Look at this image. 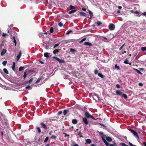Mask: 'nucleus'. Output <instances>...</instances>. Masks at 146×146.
Segmentation results:
<instances>
[{
	"instance_id": "nucleus-1",
	"label": "nucleus",
	"mask_w": 146,
	"mask_h": 146,
	"mask_svg": "<svg viewBox=\"0 0 146 146\" xmlns=\"http://www.w3.org/2000/svg\"><path fill=\"white\" fill-rule=\"evenodd\" d=\"M84 116L86 118L89 119L91 118L94 120H96V119L90 114L88 111H86L85 113Z\"/></svg>"
},
{
	"instance_id": "nucleus-2",
	"label": "nucleus",
	"mask_w": 146,
	"mask_h": 146,
	"mask_svg": "<svg viewBox=\"0 0 146 146\" xmlns=\"http://www.w3.org/2000/svg\"><path fill=\"white\" fill-rule=\"evenodd\" d=\"M53 58L54 59H55L57 61H58L59 63H64L65 62L64 60H61L57 57L53 56Z\"/></svg>"
},
{
	"instance_id": "nucleus-3",
	"label": "nucleus",
	"mask_w": 146,
	"mask_h": 146,
	"mask_svg": "<svg viewBox=\"0 0 146 146\" xmlns=\"http://www.w3.org/2000/svg\"><path fill=\"white\" fill-rule=\"evenodd\" d=\"M109 28L110 31L113 30L115 28V26L114 24L110 23L109 26Z\"/></svg>"
},
{
	"instance_id": "nucleus-4",
	"label": "nucleus",
	"mask_w": 146,
	"mask_h": 146,
	"mask_svg": "<svg viewBox=\"0 0 146 146\" xmlns=\"http://www.w3.org/2000/svg\"><path fill=\"white\" fill-rule=\"evenodd\" d=\"M129 130L133 134L134 136H136L137 138H139L138 134L136 132L133 130L132 129H130Z\"/></svg>"
},
{
	"instance_id": "nucleus-5",
	"label": "nucleus",
	"mask_w": 146,
	"mask_h": 146,
	"mask_svg": "<svg viewBox=\"0 0 146 146\" xmlns=\"http://www.w3.org/2000/svg\"><path fill=\"white\" fill-rule=\"evenodd\" d=\"M102 138L103 141L107 146H108L110 145V144L107 141L104 139V137H102Z\"/></svg>"
},
{
	"instance_id": "nucleus-6",
	"label": "nucleus",
	"mask_w": 146,
	"mask_h": 146,
	"mask_svg": "<svg viewBox=\"0 0 146 146\" xmlns=\"http://www.w3.org/2000/svg\"><path fill=\"white\" fill-rule=\"evenodd\" d=\"M40 125L41 126L45 129H48L47 125L43 122L41 123Z\"/></svg>"
},
{
	"instance_id": "nucleus-7",
	"label": "nucleus",
	"mask_w": 146,
	"mask_h": 146,
	"mask_svg": "<svg viewBox=\"0 0 146 146\" xmlns=\"http://www.w3.org/2000/svg\"><path fill=\"white\" fill-rule=\"evenodd\" d=\"M103 137H106V140L108 142H110L112 141V139L111 137H110L108 136L106 137V135H105L103 136Z\"/></svg>"
},
{
	"instance_id": "nucleus-8",
	"label": "nucleus",
	"mask_w": 146,
	"mask_h": 146,
	"mask_svg": "<svg viewBox=\"0 0 146 146\" xmlns=\"http://www.w3.org/2000/svg\"><path fill=\"white\" fill-rule=\"evenodd\" d=\"M80 14L81 16H84L85 17L89 18V17L87 16L86 14L83 12H80Z\"/></svg>"
},
{
	"instance_id": "nucleus-9",
	"label": "nucleus",
	"mask_w": 146,
	"mask_h": 146,
	"mask_svg": "<svg viewBox=\"0 0 146 146\" xmlns=\"http://www.w3.org/2000/svg\"><path fill=\"white\" fill-rule=\"evenodd\" d=\"M83 121L85 124L87 125L88 124V121L86 117H84L82 119Z\"/></svg>"
},
{
	"instance_id": "nucleus-10",
	"label": "nucleus",
	"mask_w": 146,
	"mask_h": 146,
	"mask_svg": "<svg viewBox=\"0 0 146 146\" xmlns=\"http://www.w3.org/2000/svg\"><path fill=\"white\" fill-rule=\"evenodd\" d=\"M21 55V52L20 51L19 54L17 56V61H18L20 58V57Z\"/></svg>"
},
{
	"instance_id": "nucleus-11",
	"label": "nucleus",
	"mask_w": 146,
	"mask_h": 146,
	"mask_svg": "<svg viewBox=\"0 0 146 146\" xmlns=\"http://www.w3.org/2000/svg\"><path fill=\"white\" fill-rule=\"evenodd\" d=\"M6 52L7 50L5 49H3L1 52V55L3 56L6 53Z\"/></svg>"
},
{
	"instance_id": "nucleus-12",
	"label": "nucleus",
	"mask_w": 146,
	"mask_h": 146,
	"mask_svg": "<svg viewBox=\"0 0 146 146\" xmlns=\"http://www.w3.org/2000/svg\"><path fill=\"white\" fill-rule=\"evenodd\" d=\"M69 110H64L63 111V113L64 115H66V114H68V113H69Z\"/></svg>"
},
{
	"instance_id": "nucleus-13",
	"label": "nucleus",
	"mask_w": 146,
	"mask_h": 146,
	"mask_svg": "<svg viewBox=\"0 0 146 146\" xmlns=\"http://www.w3.org/2000/svg\"><path fill=\"white\" fill-rule=\"evenodd\" d=\"M88 13L90 15V17H89L88 18L90 19L92 18L93 16V14L92 12L88 10Z\"/></svg>"
},
{
	"instance_id": "nucleus-14",
	"label": "nucleus",
	"mask_w": 146,
	"mask_h": 146,
	"mask_svg": "<svg viewBox=\"0 0 146 146\" xmlns=\"http://www.w3.org/2000/svg\"><path fill=\"white\" fill-rule=\"evenodd\" d=\"M116 94L118 95L121 96L122 94V92H121L120 90H117L115 92Z\"/></svg>"
},
{
	"instance_id": "nucleus-15",
	"label": "nucleus",
	"mask_w": 146,
	"mask_h": 146,
	"mask_svg": "<svg viewBox=\"0 0 146 146\" xmlns=\"http://www.w3.org/2000/svg\"><path fill=\"white\" fill-rule=\"evenodd\" d=\"M36 131L39 133H40L41 132V130L39 127H36Z\"/></svg>"
},
{
	"instance_id": "nucleus-16",
	"label": "nucleus",
	"mask_w": 146,
	"mask_h": 146,
	"mask_svg": "<svg viewBox=\"0 0 146 146\" xmlns=\"http://www.w3.org/2000/svg\"><path fill=\"white\" fill-rule=\"evenodd\" d=\"M84 45H87L89 46H92V44L88 42H86L84 43Z\"/></svg>"
},
{
	"instance_id": "nucleus-17",
	"label": "nucleus",
	"mask_w": 146,
	"mask_h": 146,
	"mask_svg": "<svg viewBox=\"0 0 146 146\" xmlns=\"http://www.w3.org/2000/svg\"><path fill=\"white\" fill-rule=\"evenodd\" d=\"M12 68L13 70L14 71H15V63L14 62H13V65L12 66Z\"/></svg>"
},
{
	"instance_id": "nucleus-18",
	"label": "nucleus",
	"mask_w": 146,
	"mask_h": 146,
	"mask_svg": "<svg viewBox=\"0 0 146 146\" xmlns=\"http://www.w3.org/2000/svg\"><path fill=\"white\" fill-rule=\"evenodd\" d=\"M77 120L75 119H72V123L74 124H76L77 123Z\"/></svg>"
},
{
	"instance_id": "nucleus-19",
	"label": "nucleus",
	"mask_w": 146,
	"mask_h": 146,
	"mask_svg": "<svg viewBox=\"0 0 146 146\" xmlns=\"http://www.w3.org/2000/svg\"><path fill=\"white\" fill-rule=\"evenodd\" d=\"M49 54L48 52H45L44 53V55L45 57L48 58L49 57Z\"/></svg>"
},
{
	"instance_id": "nucleus-20",
	"label": "nucleus",
	"mask_w": 146,
	"mask_h": 146,
	"mask_svg": "<svg viewBox=\"0 0 146 146\" xmlns=\"http://www.w3.org/2000/svg\"><path fill=\"white\" fill-rule=\"evenodd\" d=\"M86 143H87L88 144H90L91 143V141L90 139H87L86 140Z\"/></svg>"
},
{
	"instance_id": "nucleus-21",
	"label": "nucleus",
	"mask_w": 146,
	"mask_h": 146,
	"mask_svg": "<svg viewBox=\"0 0 146 146\" xmlns=\"http://www.w3.org/2000/svg\"><path fill=\"white\" fill-rule=\"evenodd\" d=\"M70 51L72 53H74L76 52V50L74 49L71 48L70 49Z\"/></svg>"
},
{
	"instance_id": "nucleus-22",
	"label": "nucleus",
	"mask_w": 146,
	"mask_h": 146,
	"mask_svg": "<svg viewBox=\"0 0 146 146\" xmlns=\"http://www.w3.org/2000/svg\"><path fill=\"white\" fill-rule=\"evenodd\" d=\"M134 70H135L136 72H137V73L138 74H139L141 75H143V74L139 70H138L137 69H134Z\"/></svg>"
},
{
	"instance_id": "nucleus-23",
	"label": "nucleus",
	"mask_w": 146,
	"mask_h": 146,
	"mask_svg": "<svg viewBox=\"0 0 146 146\" xmlns=\"http://www.w3.org/2000/svg\"><path fill=\"white\" fill-rule=\"evenodd\" d=\"M77 11L76 9H74L73 10H72L70 11H69L68 12L69 14H71L72 13H74L75 12H76Z\"/></svg>"
},
{
	"instance_id": "nucleus-24",
	"label": "nucleus",
	"mask_w": 146,
	"mask_h": 146,
	"mask_svg": "<svg viewBox=\"0 0 146 146\" xmlns=\"http://www.w3.org/2000/svg\"><path fill=\"white\" fill-rule=\"evenodd\" d=\"M122 97H123L125 99H126L127 98V95L125 94H122Z\"/></svg>"
},
{
	"instance_id": "nucleus-25",
	"label": "nucleus",
	"mask_w": 146,
	"mask_h": 146,
	"mask_svg": "<svg viewBox=\"0 0 146 146\" xmlns=\"http://www.w3.org/2000/svg\"><path fill=\"white\" fill-rule=\"evenodd\" d=\"M3 70L4 72L7 74H9V72L6 68H4L3 69Z\"/></svg>"
},
{
	"instance_id": "nucleus-26",
	"label": "nucleus",
	"mask_w": 146,
	"mask_h": 146,
	"mask_svg": "<svg viewBox=\"0 0 146 146\" xmlns=\"http://www.w3.org/2000/svg\"><path fill=\"white\" fill-rule=\"evenodd\" d=\"M59 52V50L58 49H56L53 51V53L54 54H55Z\"/></svg>"
},
{
	"instance_id": "nucleus-27",
	"label": "nucleus",
	"mask_w": 146,
	"mask_h": 146,
	"mask_svg": "<svg viewBox=\"0 0 146 146\" xmlns=\"http://www.w3.org/2000/svg\"><path fill=\"white\" fill-rule=\"evenodd\" d=\"M27 71H25L24 72V75L23 77H24V79H25V78L26 77L27 75Z\"/></svg>"
},
{
	"instance_id": "nucleus-28",
	"label": "nucleus",
	"mask_w": 146,
	"mask_h": 146,
	"mask_svg": "<svg viewBox=\"0 0 146 146\" xmlns=\"http://www.w3.org/2000/svg\"><path fill=\"white\" fill-rule=\"evenodd\" d=\"M98 26H99L100 25L102 24V23L100 21H98L96 23Z\"/></svg>"
},
{
	"instance_id": "nucleus-29",
	"label": "nucleus",
	"mask_w": 146,
	"mask_h": 146,
	"mask_svg": "<svg viewBox=\"0 0 146 146\" xmlns=\"http://www.w3.org/2000/svg\"><path fill=\"white\" fill-rule=\"evenodd\" d=\"M98 75L101 78H104V76L101 73H98Z\"/></svg>"
},
{
	"instance_id": "nucleus-30",
	"label": "nucleus",
	"mask_w": 146,
	"mask_h": 146,
	"mask_svg": "<svg viewBox=\"0 0 146 146\" xmlns=\"http://www.w3.org/2000/svg\"><path fill=\"white\" fill-rule=\"evenodd\" d=\"M70 9L71 10L75 9V7L73 6L70 5Z\"/></svg>"
},
{
	"instance_id": "nucleus-31",
	"label": "nucleus",
	"mask_w": 146,
	"mask_h": 146,
	"mask_svg": "<svg viewBox=\"0 0 146 146\" xmlns=\"http://www.w3.org/2000/svg\"><path fill=\"white\" fill-rule=\"evenodd\" d=\"M78 135L80 136V137H82L83 136L82 135V134L81 132V131H79L78 133Z\"/></svg>"
},
{
	"instance_id": "nucleus-32",
	"label": "nucleus",
	"mask_w": 146,
	"mask_h": 146,
	"mask_svg": "<svg viewBox=\"0 0 146 146\" xmlns=\"http://www.w3.org/2000/svg\"><path fill=\"white\" fill-rule=\"evenodd\" d=\"M2 36L3 37H5L6 36H9L8 34L3 33L2 34Z\"/></svg>"
},
{
	"instance_id": "nucleus-33",
	"label": "nucleus",
	"mask_w": 146,
	"mask_h": 146,
	"mask_svg": "<svg viewBox=\"0 0 146 146\" xmlns=\"http://www.w3.org/2000/svg\"><path fill=\"white\" fill-rule=\"evenodd\" d=\"M49 31L50 33H52L54 31V29L53 27L50 28L49 30Z\"/></svg>"
},
{
	"instance_id": "nucleus-34",
	"label": "nucleus",
	"mask_w": 146,
	"mask_h": 146,
	"mask_svg": "<svg viewBox=\"0 0 146 146\" xmlns=\"http://www.w3.org/2000/svg\"><path fill=\"white\" fill-rule=\"evenodd\" d=\"M24 67L22 66H20L19 68V71H22L24 69Z\"/></svg>"
},
{
	"instance_id": "nucleus-35",
	"label": "nucleus",
	"mask_w": 146,
	"mask_h": 146,
	"mask_svg": "<svg viewBox=\"0 0 146 146\" xmlns=\"http://www.w3.org/2000/svg\"><path fill=\"white\" fill-rule=\"evenodd\" d=\"M124 63L126 64H128L129 63V61L127 58L124 60Z\"/></svg>"
},
{
	"instance_id": "nucleus-36",
	"label": "nucleus",
	"mask_w": 146,
	"mask_h": 146,
	"mask_svg": "<svg viewBox=\"0 0 146 146\" xmlns=\"http://www.w3.org/2000/svg\"><path fill=\"white\" fill-rule=\"evenodd\" d=\"M40 138H37L36 137L35 138V140L36 141H37L38 143H39V141L40 140Z\"/></svg>"
},
{
	"instance_id": "nucleus-37",
	"label": "nucleus",
	"mask_w": 146,
	"mask_h": 146,
	"mask_svg": "<svg viewBox=\"0 0 146 146\" xmlns=\"http://www.w3.org/2000/svg\"><path fill=\"white\" fill-rule=\"evenodd\" d=\"M50 137L52 139H55L56 138V136L55 135H52V136L51 137Z\"/></svg>"
},
{
	"instance_id": "nucleus-38",
	"label": "nucleus",
	"mask_w": 146,
	"mask_h": 146,
	"mask_svg": "<svg viewBox=\"0 0 146 146\" xmlns=\"http://www.w3.org/2000/svg\"><path fill=\"white\" fill-rule=\"evenodd\" d=\"M115 69H117L118 70H120L119 66H117V64L115 65Z\"/></svg>"
},
{
	"instance_id": "nucleus-39",
	"label": "nucleus",
	"mask_w": 146,
	"mask_h": 146,
	"mask_svg": "<svg viewBox=\"0 0 146 146\" xmlns=\"http://www.w3.org/2000/svg\"><path fill=\"white\" fill-rule=\"evenodd\" d=\"M120 144L121 145V146H129L128 145H126L123 143H121Z\"/></svg>"
},
{
	"instance_id": "nucleus-40",
	"label": "nucleus",
	"mask_w": 146,
	"mask_h": 146,
	"mask_svg": "<svg viewBox=\"0 0 146 146\" xmlns=\"http://www.w3.org/2000/svg\"><path fill=\"white\" fill-rule=\"evenodd\" d=\"M58 26L60 27H61L63 26V24L61 22H60L58 24Z\"/></svg>"
},
{
	"instance_id": "nucleus-41",
	"label": "nucleus",
	"mask_w": 146,
	"mask_h": 146,
	"mask_svg": "<svg viewBox=\"0 0 146 146\" xmlns=\"http://www.w3.org/2000/svg\"><path fill=\"white\" fill-rule=\"evenodd\" d=\"M7 63V61H4L2 62V64L4 66H5L6 65Z\"/></svg>"
},
{
	"instance_id": "nucleus-42",
	"label": "nucleus",
	"mask_w": 146,
	"mask_h": 146,
	"mask_svg": "<svg viewBox=\"0 0 146 146\" xmlns=\"http://www.w3.org/2000/svg\"><path fill=\"white\" fill-rule=\"evenodd\" d=\"M41 80V78H38V80L36 81L35 83L36 84L38 83L40 81V80Z\"/></svg>"
},
{
	"instance_id": "nucleus-43",
	"label": "nucleus",
	"mask_w": 146,
	"mask_h": 146,
	"mask_svg": "<svg viewBox=\"0 0 146 146\" xmlns=\"http://www.w3.org/2000/svg\"><path fill=\"white\" fill-rule=\"evenodd\" d=\"M141 50L143 51H145L146 50V47H142L141 48Z\"/></svg>"
},
{
	"instance_id": "nucleus-44",
	"label": "nucleus",
	"mask_w": 146,
	"mask_h": 146,
	"mask_svg": "<svg viewBox=\"0 0 146 146\" xmlns=\"http://www.w3.org/2000/svg\"><path fill=\"white\" fill-rule=\"evenodd\" d=\"M86 38H83L82 39V40L81 41H80L79 42V43H81V42H82L85 41L86 40Z\"/></svg>"
},
{
	"instance_id": "nucleus-45",
	"label": "nucleus",
	"mask_w": 146,
	"mask_h": 146,
	"mask_svg": "<svg viewBox=\"0 0 146 146\" xmlns=\"http://www.w3.org/2000/svg\"><path fill=\"white\" fill-rule=\"evenodd\" d=\"M72 31L71 30H69L66 33V35H67L71 33H72Z\"/></svg>"
},
{
	"instance_id": "nucleus-46",
	"label": "nucleus",
	"mask_w": 146,
	"mask_h": 146,
	"mask_svg": "<svg viewBox=\"0 0 146 146\" xmlns=\"http://www.w3.org/2000/svg\"><path fill=\"white\" fill-rule=\"evenodd\" d=\"M59 43H57V44H55L54 45V48H56V47H57V46H59Z\"/></svg>"
},
{
	"instance_id": "nucleus-47",
	"label": "nucleus",
	"mask_w": 146,
	"mask_h": 146,
	"mask_svg": "<svg viewBox=\"0 0 146 146\" xmlns=\"http://www.w3.org/2000/svg\"><path fill=\"white\" fill-rule=\"evenodd\" d=\"M48 139H49V137H46L45 138V139L44 140V142H46L48 140Z\"/></svg>"
},
{
	"instance_id": "nucleus-48",
	"label": "nucleus",
	"mask_w": 146,
	"mask_h": 146,
	"mask_svg": "<svg viewBox=\"0 0 146 146\" xmlns=\"http://www.w3.org/2000/svg\"><path fill=\"white\" fill-rule=\"evenodd\" d=\"M116 87L117 88H121L119 84H117L116 85Z\"/></svg>"
},
{
	"instance_id": "nucleus-49",
	"label": "nucleus",
	"mask_w": 146,
	"mask_h": 146,
	"mask_svg": "<svg viewBox=\"0 0 146 146\" xmlns=\"http://www.w3.org/2000/svg\"><path fill=\"white\" fill-rule=\"evenodd\" d=\"M49 45H45V48L46 49H48L49 48Z\"/></svg>"
},
{
	"instance_id": "nucleus-50",
	"label": "nucleus",
	"mask_w": 146,
	"mask_h": 146,
	"mask_svg": "<svg viewBox=\"0 0 146 146\" xmlns=\"http://www.w3.org/2000/svg\"><path fill=\"white\" fill-rule=\"evenodd\" d=\"M33 80V78H31L30 80H29V81H28L29 83V84L31 83L32 82V80Z\"/></svg>"
},
{
	"instance_id": "nucleus-51",
	"label": "nucleus",
	"mask_w": 146,
	"mask_h": 146,
	"mask_svg": "<svg viewBox=\"0 0 146 146\" xmlns=\"http://www.w3.org/2000/svg\"><path fill=\"white\" fill-rule=\"evenodd\" d=\"M62 111H59L58 113V115H60L62 113Z\"/></svg>"
},
{
	"instance_id": "nucleus-52",
	"label": "nucleus",
	"mask_w": 146,
	"mask_h": 146,
	"mask_svg": "<svg viewBox=\"0 0 146 146\" xmlns=\"http://www.w3.org/2000/svg\"><path fill=\"white\" fill-rule=\"evenodd\" d=\"M38 36L42 38L43 37V35H42V33L39 34L38 35Z\"/></svg>"
},
{
	"instance_id": "nucleus-53",
	"label": "nucleus",
	"mask_w": 146,
	"mask_h": 146,
	"mask_svg": "<svg viewBox=\"0 0 146 146\" xmlns=\"http://www.w3.org/2000/svg\"><path fill=\"white\" fill-rule=\"evenodd\" d=\"M98 70H95L94 71V74L96 75L98 74Z\"/></svg>"
},
{
	"instance_id": "nucleus-54",
	"label": "nucleus",
	"mask_w": 146,
	"mask_h": 146,
	"mask_svg": "<svg viewBox=\"0 0 146 146\" xmlns=\"http://www.w3.org/2000/svg\"><path fill=\"white\" fill-rule=\"evenodd\" d=\"M13 42L14 43H15V46H16L17 44V41L15 39H14V40H13Z\"/></svg>"
},
{
	"instance_id": "nucleus-55",
	"label": "nucleus",
	"mask_w": 146,
	"mask_h": 146,
	"mask_svg": "<svg viewBox=\"0 0 146 146\" xmlns=\"http://www.w3.org/2000/svg\"><path fill=\"white\" fill-rule=\"evenodd\" d=\"M134 13L137 14V15H139V13L137 11H136L134 12Z\"/></svg>"
},
{
	"instance_id": "nucleus-56",
	"label": "nucleus",
	"mask_w": 146,
	"mask_h": 146,
	"mask_svg": "<svg viewBox=\"0 0 146 146\" xmlns=\"http://www.w3.org/2000/svg\"><path fill=\"white\" fill-rule=\"evenodd\" d=\"M129 144L130 146H137L135 145H133L132 143H131L130 142L129 143Z\"/></svg>"
},
{
	"instance_id": "nucleus-57",
	"label": "nucleus",
	"mask_w": 146,
	"mask_h": 146,
	"mask_svg": "<svg viewBox=\"0 0 146 146\" xmlns=\"http://www.w3.org/2000/svg\"><path fill=\"white\" fill-rule=\"evenodd\" d=\"M30 88V86L29 85H28L27 86H26L25 87V88L26 89H29Z\"/></svg>"
},
{
	"instance_id": "nucleus-58",
	"label": "nucleus",
	"mask_w": 146,
	"mask_h": 146,
	"mask_svg": "<svg viewBox=\"0 0 146 146\" xmlns=\"http://www.w3.org/2000/svg\"><path fill=\"white\" fill-rule=\"evenodd\" d=\"M139 85L141 86H143V84L142 83H139Z\"/></svg>"
},
{
	"instance_id": "nucleus-59",
	"label": "nucleus",
	"mask_w": 146,
	"mask_h": 146,
	"mask_svg": "<svg viewBox=\"0 0 146 146\" xmlns=\"http://www.w3.org/2000/svg\"><path fill=\"white\" fill-rule=\"evenodd\" d=\"M99 133V134L101 136H102V135H103V133L102 132H100Z\"/></svg>"
},
{
	"instance_id": "nucleus-60",
	"label": "nucleus",
	"mask_w": 146,
	"mask_h": 146,
	"mask_svg": "<svg viewBox=\"0 0 146 146\" xmlns=\"http://www.w3.org/2000/svg\"><path fill=\"white\" fill-rule=\"evenodd\" d=\"M142 14L144 16H146V12H145L142 13Z\"/></svg>"
},
{
	"instance_id": "nucleus-61",
	"label": "nucleus",
	"mask_w": 146,
	"mask_h": 146,
	"mask_svg": "<svg viewBox=\"0 0 146 146\" xmlns=\"http://www.w3.org/2000/svg\"><path fill=\"white\" fill-rule=\"evenodd\" d=\"M100 125H101L102 126L104 127H106V126L104 124H102V123H100Z\"/></svg>"
},
{
	"instance_id": "nucleus-62",
	"label": "nucleus",
	"mask_w": 146,
	"mask_h": 146,
	"mask_svg": "<svg viewBox=\"0 0 146 146\" xmlns=\"http://www.w3.org/2000/svg\"><path fill=\"white\" fill-rule=\"evenodd\" d=\"M82 10L84 11H86V9L85 8L83 7L82 8Z\"/></svg>"
},
{
	"instance_id": "nucleus-63",
	"label": "nucleus",
	"mask_w": 146,
	"mask_h": 146,
	"mask_svg": "<svg viewBox=\"0 0 146 146\" xmlns=\"http://www.w3.org/2000/svg\"><path fill=\"white\" fill-rule=\"evenodd\" d=\"M73 146H79V145L77 144H75Z\"/></svg>"
},
{
	"instance_id": "nucleus-64",
	"label": "nucleus",
	"mask_w": 146,
	"mask_h": 146,
	"mask_svg": "<svg viewBox=\"0 0 146 146\" xmlns=\"http://www.w3.org/2000/svg\"><path fill=\"white\" fill-rule=\"evenodd\" d=\"M143 144L145 146H146V142H143Z\"/></svg>"
}]
</instances>
